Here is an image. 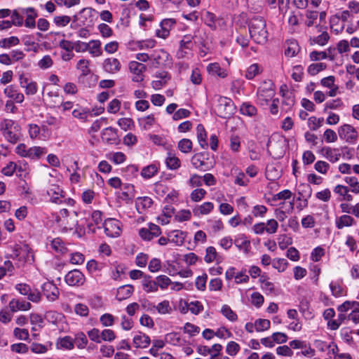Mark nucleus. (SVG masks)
<instances>
[{
  "label": "nucleus",
  "instance_id": "obj_1",
  "mask_svg": "<svg viewBox=\"0 0 359 359\" xmlns=\"http://www.w3.org/2000/svg\"><path fill=\"white\" fill-rule=\"evenodd\" d=\"M249 32L250 37L257 43H264L268 37L266 22L261 17H255L249 22Z\"/></svg>",
  "mask_w": 359,
  "mask_h": 359
},
{
  "label": "nucleus",
  "instance_id": "obj_2",
  "mask_svg": "<svg viewBox=\"0 0 359 359\" xmlns=\"http://www.w3.org/2000/svg\"><path fill=\"white\" fill-rule=\"evenodd\" d=\"M12 253L10 257L18 260L21 264H32L34 260V253L28 245L25 243H14L9 246Z\"/></svg>",
  "mask_w": 359,
  "mask_h": 359
},
{
  "label": "nucleus",
  "instance_id": "obj_3",
  "mask_svg": "<svg viewBox=\"0 0 359 359\" xmlns=\"http://www.w3.org/2000/svg\"><path fill=\"white\" fill-rule=\"evenodd\" d=\"M0 130L5 139L12 144H15L21 137L20 126L13 120H4L1 123Z\"/></svg>",
  "mask_w": 359,
  "mask_h": 359
},
{
  "label": "nucleus",
  "instance_id": "obj_4",
  "mask_svg": "<svg viewBox=\"0 0 359 359\" xmlns=\"http://www.w3.org/2000/svg\"><path fill=\"white\" fill-rule=\"evenodd\" d=\"M107 236L111 238L118 237L121 233V223L114 218H108L103 224Z\"/></svg>",
  "mask_w": 359,
  "mask_h": 359
},
{
  "label": "nucleus",
  "instance_id": "obj_5",
  "mask_svg": "<svg viewBox=\"0 0 359 359\" xmlns=\"http://www.w3.org/2000/svg\"><path fill=\"white\" fill-rule=\"evenodd\" d=\"M65 282L70 286L79 287L86 282L84 274L78 269L69 271L65 276Z\"/></svg>",
  "mask_w": 359,
  "mask_h": 359
},
{
  "label": "nucleus",
  "instance_id": "obj_6",
  "mask_svg": "<svg viewBox=\"0 0 359 359\" xmlns=\"http://www.w3.org/2000/svg\"><path fill=\"white\" fill-rule=\"evenodd\" d=\"M338 134L341 139L344 140L346 142L354 143L358 138V133L355 128L351 125L344 124L338 130Z\"/></svg>",
  "mask_w": 359,
  "mask_h": 359
},
{
  "label": "nucleus",
  "instance_id": "obj_7",
  "mask_svg": "<svg viewBox=\"0 0 359 359\" xmlns=\"http://www.w3.org/2000/svg\"><path fill=\"white\" fill-rule=\"evenodd\" d=\"M168 60L169 54L163 49L155 50L151 54V64L155 68L165 65Z\"/></svg>",
  "mask_w": 359,
  "mask_h": 359
},
{
  "label": "nucleus",
  "instance_id": "obj_8",
  "mask_svg": "<svg viewBox=\"0 0 359 359\" xmlns=\"http://www.w3.org/2000/svg\"><path fill=\"white\" fill-rule=\"evenodd\" d=\"M161 233L160 227L152 223L149 224L148 228H142L139 230L140 236L144 241H151L154 238L159 236Z\"/></svg>",
  "mask_w": 359,
  "mask_h": 359
},
{
  "label": "nucleus",
  "instance_id": "obj_9",
  "mask_svg": "<svg viewBox=\"0 0 359 359\" xmlns=\"http://www.w3.org/2000/svg\"><path fill=\"white\" fill-rule=\"evenodd\" d=\"M129 69L133 74L132 80L135 82H141L144 79L143 73L146 70V66L137 61H132L129 63Z\"/></svg>",
  "mask_w": 359,
  "mask_h": 359
},
{
  "label": "nucleus",
  "instance_id": "obj_10",
  "mask_svg": "<svg viewBox=\"0 0 359 359\" xmlns=\"http://www.w3.org/2000/svg\"><path fill=\"white\" fill-rule=\"evenodd\" d=\"M272 87L273 84L269 81L268 83L264 82V85L259 88L257 95L260 101H265L267 102L272 99L274 95V90Z\"/></svg>",
  "mask_w": 359,
  "mask_h": 359
},
{
  "label": "nucleus",
  "instance_id": "obj_11",
  "mask_svg": "<svg viewBox=\"0 0 359 359\" xmlns=\"http://www.w3.org/2000/svg\"><path fill=\"white\" fill-rule=\"evenodd\" d=\"M4 94L6 97L15 102L22 103L25 100L24 95L20 93L15 85H8L4 89Z\"/></svg>",
  "mask_w": 359,
  "mask_h": 359
},
{
  "label": "nucleus",
  "instance_id": "obj_12",
  "mask_svg": "<svg viewBox=\"0 0 359 359\" xmlns=\"http://www.w3.org/2000/svg\"><path fill=\"white\" fill-rule=\"evenodd\" d=\"M42 292L47 299L50 302L55 301L59 296V290L55 284L47 281L42 285Z\"/></svg>",
  "mask_w": 359,
  "mask_h": 359
},
{
  "label": "nucleus",
  "instance_id": "obj_13",
  "mask_svg": "<svg viewBox=\"0 0 359 359\" xmlns=\"http://www.w3.org/2000/svg\"><path fill=\"white\" fill-rule=\"evenodd\" d=\"M101 139L107 144L116 145L119 143L116 130L111 127L106 128L102 130Z\"/></svg>",
  "mask_w": 359,
  "mask_h": 359
},
{
  "label": "nucleus",
  "instance_id": "obj_14",
  "mask_svg": "<svg viewBox=\"0 0 359 359\" xmlns=\"http://www.w3.org/2000/svg\"><path fill=\"white\" fill-rule=\"evenodd\" d=\"M234 109L233 102L230 98L221 96L216 97L215 109L217 111L231 112L233 111Z\"/></svg>",
  "mask_w": 359,
  "mask_h": 359
},
{
  "label": "nucleus",
  "instance_id": "obj_15",
  "mask_svg": "<svg viewBox=\"0 0 359 359\" xmlns=\"http://www.w3.org/2000/svg\"><path fill=\"white\" fill-rule=\"evenodd\" d=\"M31 306V304L29 302L15 298L11 299L8 304L11 313H15L19 311H26L29 310Z\"/></svg>",
  "mask_w": 359,
  "mask_h": 359
},
{
  "label": "nucleus",
  "instance_id": "obj_16",
  "mask_svg": "<svg viewBox=\"0 0 359 359\" xmlns=\"http://www.w3.org/2000/svg\"><path fill=\"white\" fill-rule=\"evenodd\" d=\"M102 67L106 72L116 74L120 71L121 65L117 58L109 57L104 60Z\"/></svg>",
  "mask_w": 359,
  "mask_h": 359
},
{
  "label": "nucleus",
  "instance_id": "obj_17",
  "mask_svg": "<svg viewBox=\"0 0 359 359\" xmlns=\"http://www.w3.org/2000/svg\"><path fill=\"white\" fill-rule=\"evenodd\" d=\"M321 155L332 163L338 161L341 157V153L339 149L324 147L320 149Z\"/></svg>",
  "mask_w": 359,
  "mask_h": 359
},
{
  "label": "nucleus",
  "instance_id": "obj_18",
  "mask_svg": "<svg viewBox=\"0 0 359 359\" xmlns=\"http://www.w3.org/2000/svg\"><path fill=\"white\" fill-rule=\"evenodd\" d=\"M175 23V21L172 19H165L163 20L160 25L161 29H158L156 31V35L162 39L167 38L170 34V31Z\"/></svg>",
  "mask_w": 359,
  "mask_h": 359
},
{
  "label": "nucleus",
  "instance_id": "obj_19",
  "mask_svg": "<svg viewBox=\"0 0 359 359\" xmlns=\"http://www.w3.org/2000/svg\"><path fill=\"white\" fill-rule=\"evenodd\" d=\"M21 12L27 15L25 26L28 28H34L36 26L35 20L38 16L36 10L34 8L29 7L21 8Z\"/></svg>",
  "mask_w": 359,
  "mask_h": 359
},
{
  "label": "nucleus",
  "instance_id": "obj_20",
  "mask_svg": "<svg viewBox=\"0 0 359 359\" xmlns=\"http://www.w3.org/2000/svg\"><path fill=\"white\" fill-rule=\"evenodd\" d=\"M53 203H60L64 198L62 189L57 184H50L47 190Z\"/></svg>",
  "mask_w": 359,
  "mask_h": 359
},
{
  "label": "nucleus",
  "instance_id": "obj_21",
  "mask_svg": "<svg viewBox=\"0 0 359 359\" xmlns=\"http://www.w3.org/2000/svg\"><path fill=\"white\" fill-rule=\"evenodd\" d=\"M101 41L100 40H90L87 43V51L92 57H97L102 55L103 51L101 47Z\"/></svg>",
  "mask_w": 359,
  "mask_h": 359
},
{
  "label": "nucleus",
  "instance_id": "obj_22",
  "mask_svg": "<svg viewBox=\"0 0 359 359\" xmlns=\"http://www.w3.org/2000/svg\"><path fill=\"white\" fill-rule=\"evenodd\" d=\"M134 291V288L130 285H126L119 287L116 291V297L118 301H123L129 298Z\"/></svg>",
  "mask_w": 359,
  "mask_h": 359
},
{
  "label": "nucleus",
  "instance_id": "obj_23",
  "mask_svg": "<svg viewBox=\"0 0 359 359\" xmlns=\"http://www.w3.org/2000/svg\"><path fill=\"white\" fill-rule=\"evenodd\" d=\"M204 260L207 263L216 262L219 264L222 261V258L217 254L216 249L214 247L210 246L206 248Z\"/></svg>",
  "mask_w": 359,
  "mask_h": 359
},
{
  "label": "nucleus",
  "instance_id": "obj_24",
  "mask_svg": "<svg viewBox=\"0 0 359 359\" xmlns=\"http://www.w3.org/2000/svg\"><path fill=\"white\" fill-rule=\"evenodd\" d=\"M285 46V55L288 57H294L299 51V46L295 40H287Z\"/></svg>",
  "mask_w": 359,
  "mask_h": 359
},
{
  "label": "nucleus",
  "instance_id": "obj_25",
  "mask_svg": "<svg viewBox=\"0 0 359 359\" xmlns=\"http://www.w3.org/2000/svg\"><path fill=\"white\" fill-rule=\"evenodd\" d=\"M152 203L151 198L147 196L139 197L135 201V206L139 213H143Z\"/></svg>",
  "mask_w": 359,
  "mask_h": 359
},
{
  "label": "nucleus",
  "instance_id": "obj_26",
  "mask_svg": "<svg viewBox=\"0 0 359 359\" xmlns=\"http://www.w3.org/2000/svg\"><path fill=\"white\" fill-rule=\"evenodd\" d=\"M57 223L65 231L73 229L77 223L75 219V212H72L67 219H57Z\"/></svg>",
  "mask_w": 359,
  "mask_h": 359
},
{
  "label": "nucleus",
  "instance_id": "obj_27",
  "mask_svg": "<svg viewBox=\"0 0 359 359\" xmlns=\"http://www.w3.org/2000/svg\"><path fill=\"white\" fill-rule=\"evenodd\" d=\"M133 344L136 348H146L150 344V338L145 334L139 332L134 336Z\"/></svg>",
  "mask_w": 359,
  "mask_h": 359
},
{
  "label": "nucleus",
  "instance_id": "obj_28",
  "mask_svg": "<svg viewBox=\"0 0 359 359\" xmlns=\"http://www.w3.org/2000/svg\"><path fill=\"white\" fill-rule=\"evenodd\" d=\"M355 222L354 219L348 215H343L336 219L335 224L337 229H341L344 227L351 226Z\"/></svg>",
  "mask_w": 359,
  "mask_h": 359
},
{
  "label": "nucleus",
  "instance_id": "obj_29",
  "mask_svg": "<svg viewBox=\"0 0 359 359\" xmlns=\"http://www.w3.org/2000/svg\"><path fill=\"white\" fill-rule=\"evenodd\" d=\"M170 238V242L175 243L177 245H181L185 239L186 233L180 231L174 230L168 233Z\"/></svg>",
  "mask_w": 359,
  "mask_h": 359
},
{
  "label": "nucleus",
  "instance_id": "obj_30",
  "mask_svg": "<svg viewBox=\"0 0 359 359\" xmlns=\"http://www.w3.org/2000/svg\"><path fill=\"white\" fill-rule=\"evenodd\" d=\"M165 162L167 168L170 170H177L181 165V161L179 158L171 152L168 153Z\"/></svg>",
  "mask_w": 359,
  "mask_h": 359
},
{
  "label": "nucleus",
  "instance_id": "obj_31",
  "mask_svg": "<svg viewBox=\"0 0 359 359\" xmlns=\"http://www.w3.org/2000/svg\"><path fill=\"white\" fill-rule=\"evenodd\" d=\"M214 208L211 202H205L201 205H197L193 209V213L196 216L207 215L210 213Z\"/></svg>",
  "mask_w": 359,
  "mask_h": 359
},
{
  "label": "nucleus",
  "instance_id": "obj_32",
  "mask_svg": "<svg viewBox=\"0 0 359 359\" xmlns=\"http://www.w3.org/2000/svg\"><path fill=\"white\" fill-rule=\"evenodd\" d=\"M46 153L47 150L46 148L35 146L28 148L27 158L30 159H39Z\"/></svg>",
  "mask_w": 359,
  "mask_h": 359
},
{
  "label": "nucleus",
  "instance_id": "obj_33",
  "mask_svg": "<svg viewBox=\"0 0 359 359\" xmlns=\"http://www.w3.org/2000/svg\"><path fill=\"white\" fill-rule=\"evenodd\" d=\"M153 309L156 310L157 312L161 315L169 314L172 311L170 302L168 300H164L157 305H153L150 310L152 311Z\"/></svg>",
  "mask_w": 359,
  "mask_h": 359
},
{
  "label": "nucleus",
  "instance_id": "obj_34",
  "mask_svg": "<svg viewBox=\"0 0 359 359\" xmlns=\"http://www.w3.org/2000/svg\"><path fill=\"white\" fill-rule=\"evenodd\" d=\"M17 175L21 178H26L30 173L31 169L29 164L25 161H21L17 163Z\"/></svg>",
  "mask_w": 359,
  "mask_h": 359
},
{
  "label": "nucleus",
  "instance_id": "obj_35",
  "mask_svg": "<svg viewBox=\"0 0 359 359\" xmlns=\"http://www.w3.org/2000/svg\"><path fill=\"white\" fill-rule=\"evenodd\" d=\"M234 243L240 250H243L245 252L249 250L250 242L244 234L238 235L235 239Z\"/></svg>",
  "mask_w": 359,
  "mask_h": 359
},
{
  "label": "nucleus",
  "instance_id": "obj_36",
  "mask_svg": "<svg viewBox=\"0 0 359 359\" xmlns=\"http://www.w3.org/2000/svg\"><path fill=\"white\" fill-rule=\"evenodd\" d=\"M19 43L20 39L18 36H15L0 39V47L4 49H10L11 47L18 46Z\"/></svg>",
  "mask_w": 359,
  "mask_h": 359
},
{
  "label": "nucleus",
  "instance_id": "obj_37",
  "mask_svg": "<svg viewBox=\"0 0 359 359\" xmlns=\"http://www.w3.org/2000/svg\"><path fill=\"white\" fill-rule=\"evenodd\" d=\"M197 138L199 144L203 149H206L208 147V142H207V134L205 130V128L203 125L198 124L197 128Z\"/></svg>",
  "mask_w": 359,
  "mask_h": 359
},
{
  "label": "nucleus",
  "instance_id": "obj_38",
  "mask_svg": "<svg viewBox=\"0 0 359 359\" xmlns=\"http://www.w3.org/2000/svg\"><path fill=\"white\" fill-rule=\"evenodd\" d=\"M262 70L263 69L259 65L252 64L247 69L245 76L247 79L251 80L261 74Z\"/></svg>",
  "mask_w": 359,
  "mask_h": 359
},
{
  "label": "nucleus",
  "instance_id": "obj_39",
  "mask_svg": "<svg viewBox=\"0 0 359 359\" xmlns=\"http://www.w3.org/2000/svg\"><path fill=\"white\" fill-rule=\"evenodd\" d=\"M207 70L210 74L217 75L221 78H225L227 76L226 71L222 69L217 62L209 64Z\"/></svg>",
  "mask_w": 359,
  "mask_h": 359
},
{
  "label": "nucleus",
  "instance_id": "obj_40",
  "mask_svg": "<svg viewBox=\"0 0 359 359\" xmlns=\"http://www.w3.org/2000/svg\"><path fill=\"white\" fill-rule=\"evenodd\" d=\"M90 61L86 59H81L76 64V69L81 72L82 76H86L90 74L91 71L89 67Z\"/></svg>",
  "mask_w": 359,
  "mask_h": 359
},
{
  "label": "nucleus",
  "instance_id": "obj_41",
  "mask_svg": "<svg viewBox=\"0 0 359 359\" xmlns=\"http://www.w3.org/2000/svg\"><path fill=\"white\" fill-rule=\"evenodd\" d=\"M330 39V35L327 32H323L317 36H314L310 39L311 44H318L323 46L326 45Z\"/></svg>",
  "mask_w": 359,
  "mask_h": 359
},
{
  "label": "nucleus",
  "instance_id": "obj_42",
  "mask_svg": "<svg viewBox=\"0 0 359 359\" xmlns=\"http://www.w3.org/2000/svg\"><path fill=\"white\" fill-rule=\"evenodd\" d=\"M334 191L342 196L344 201H351L353 199V196L349 194L348 188L346 186L338 184L335 187Z\"/></svg>",
  "mask_w": 359,
  "mask_h": 359
},
{
  "label": "nucleus",
  "instance_id": "obj_43",
  "mask_svg": "<svg viewBox=\"0 0 359 359\" xmlns=\"http://www.w3.org/2000/svg\"><path fill=\"white\" fill-rule=\"evenodd\" d=\"M142 287L146 292H155L158 290L156 280H151L149 278H144L142 281Z\"/></svg>",
  "mask_w": 359,
  "mask_h": 359
},
{
  "label": "nucleus",
  "instance_id": "obj_44",
  "mask_svg": "<svg viewBox=\"0 0 359 359\" xmlns=\"http://www.w3.org/2000/svg\"><path fill=\"white\" fill-rule=\"evenodd\" d=\"M221 313L222 315L231 322L237 320V314L231 309L229 305L224 304L222 306Z\"/></svg>",
  "mask_w": 359,
  "mask_h": 359
},
{
  "label": "nucleus",
  "instance_id": "obj_45",
  "mask_svg": "<svg viewBox=\"0 0 359 359\" xmlns=\"http://www.w3.org/2000/svg\"><path fill=\"white\" fill-rule=\"evenodd\" d=\"M57 346L59 348L67 350H72L74 346L72 339L69 336L59 339L57 342Z\"/></svg>",
  "mask_w": 359,
  "mask_h": 359
},
{
  "label": "nucleus",
  "instance_id": "obj_46",
  "mask_svg": "<svg viewBox=\"0 0 359 359\" xmlns=\"http://www.w3.org/2000/svg\"><path fill=\"white\" fill-rule=\"evenodd\" d=\"M158 172V168L154 164L144 167L141 171V175L144 178L149 179L154 176Z\"/></svg>",
  "mask_w": 359,
  "mask_h": 359
},
{
  "label": "nucleus",
  "instance_id": "obj_47",
  "mask_svg": "<svg viewBox=\"0 0 359 359\" xmlns=\"http://www.w3.org/2000/svg\"><path fill=\"white\" fill-rule=\"evenodd\" d=\"M271 322L267 319L259 318L255 320V330L257 332H264L270 328Z\"/></svg>",
  "mask_w": 359,
  "mask_h": 359
},
{
  "label": "nucleus",
  "instance_id": "obj_48",
  "mask_svg": "<svg viewBox=\"0 0 359 359\" xmlns=\"http://www.w3.org/2000/svg\"><path fill=\"white\" fill-rule=\"evenodd\" d=\"M108 158L115 164L118 165L123 163L126 161V156L123 152L117 151L110 154Z\"/></svg>",
  "mask_w": 359,
  "mask_h": 359
},
{
  "label": "nucleus",
  "instance_id": "obj_49",
  "mask_svg": "<svg viewBox=\"0 0 359 359\" xmlns=\"http://www.w3.org/2000/svg\"><path fill=\"white\" fill-rule=\"evenodd\" d=\"M178 148L183 153H189L192 149V142L189 139H182L178 142Z\"/></svg>",
  "mask_w": 359,
  "mask_h": 359
},
{
  "label": "nucleus",
  "instance_id": "obj_50",
  "mask_svg": "<svg viewBox=\"0 0 359 359\" xmlns=\"http://www.w3.org/2000/svg\"><path fill=\"white\" fill-rule=\"evenodd\" d=\"M326 68V65L322 62L313 63L308 67L309 74L314 76Z\"/></svg>",
  "mask_w": 359,
  "mask_h": 359
},
{
  "label": "nucleus",
  "instance_id": "obj_51",
  "mask_svg": "<svg viewBox=\"0 0 359 359\" xmlns=\"http://www.w3.org/2000/svg\"><path fill=\"white\" fill-rule=\"evenodd\" d=\"M51 248L53 249L55 252L64 253L66 250V248L65 247L64 243L62 241L56 238L51 241L50 243Z\"/></svg>",
  "mask_w": 359,
  "mask_h": 359
},
{
  "label": "nucleus",
  "instance_id": "obj_52",
  "mask_svg": "<svg viewBox=\"0 0 359 359\" xmlns=\"http://www.w3.org/2000/svg\"><path fill=\"white\" fill-rule=\"evenodd\" d=\"M137 47L140 50L153 48L156 42L154 39H146L143 41H139L135 43Z\"/></svg>",
  "mask_w": 359,
  "mask_h": 359
},
{
  "label": "nucleus",
  "instance_id": "obj_53",
  "mask_svg": "<svg viewBox=\"0 0 359 359\" xmlns=\"http://www.w3.org/2000/svg\"><path fill=\"white\" fill-rule=\"evenodd\" d=\"M97 29L103 38H109L113 35L112 29L107 24H100Z\"/></svg>",
  "mask_w": 359,
  "mask_h": 359
},
{
  "label": "nucleus",
  "instance_id": "obj_54",
  "mask_svg": "<svg viewBox=\"0 0 359 359\" xmlns=\"http://www.w3.org/2000/svg\"><path fill=\"white\" fill-rule=\"evenodd\" d=\"M278 228V223L274 219H269L265 224L266 232L269 234L275 233Z\"/></svg>",
  "mask_w": 359,
  "mask_h": 359
},
{
  "label": "nucleus",
  "instance_id": "obj_55",
  "mask_svg": "<svg viewBox=\"0 0 359 359\" xmlns=\"http://www.w3.org/2000/svg\"><path fill=\"white\" fill-rule=\"evenodd\" d=\"M12 64L23 60L25 57L24 52L19 49H15L9 53Z\"/></svg>",
  "mask_w": 359,
  "mask_h": 359
},
{
  "label": "nucleus",
  "instance_id": "obj_56",
  "mask_svg": "<svg viewBox=\"0 0 359 359\" xmlns=\"http://www.w3.org/2000/svg\"><path fill=\"white\" fill-rule=\"evenodd\" d=\"M304 75V68L302 65H296L292 68V78L295 81H301Z\"/></svg>",
  "mask_w": 359,
  "mask_h": 359
},
{
  "label": "nucleus",
  "instance_id": "obj_57",
  "mask_svg": "<svg viewBox=\"0 0 359 359\" xmlns=\"http://www.w3.org/2000/svg\"><path fill=\"white\" fill-rule=\"evenodd\" d=\"M148 137L156 145L165 147L167 144V140L163 136L149 134Z\"/></svg>",
  "mask_w": 359,
  "mask_h": 359
},
{
  "label": "nucleus",
  "instance_id": "obj_58",
  "mask_svg": "<svg viewBox=\"0 0 359 359\" xmlns=\"http://www.w3.org/2000/svg\"><path fill=\"white\" fill-rule=\"evenodd\" d=\"M348 318L355 323H359V302H355Z\"/></svg>",
  "mask_w": 359,
  "mask_h": 359
},
{
  "label": "nucleus",
  "instance_id": "obj_59",
  "mask_svg": "<svg viewBox=\"0 0 359 359\" xmlns=\"http://www.w3.org/2000/svg\"><path fill=\"white\" fill-rule=\"evenodd\" d=\"M278 246L280 249L284 250L292 243V239L291 237L283 234L278 237Z\"/></svg>",
  "mask_w": 359,
  "mask_h": 359
},
{
  "label": "nucleus",
  "instance_id": "obj_60",
  "mask_svg": "<svg viewBox=\"0 0 359 359\" xmlns=\"http://www.w3.org/2000/svg\"><path fill=\"white\" fill-rule=\"evenodd\" d=\"M205 194L206 191L205 189H196L191 193L190 198L193 201L198 202L204 198Z\"/></svg>",
  "mask_w": 359,
  "mask_h": 359
},
{
  "label": "nucleus",
  "instance_id": "obj_61",
  "mask_svg": "<svg viewBox=\"0 0 359 359\" xmlns=\"http://www.w3.org/2000/svg\"><path fill=\"white\" fill-rule=\"evenodd\" d=\"M240 351V346L235 341H230L227 344L226 347V352L231 356L236 355Z\"/></svg>",
  "mask_w": 359,
  "mask_h": 359
},
{
  "label": "nucleus",
  "instance_id": "obj_62",
  "mask_svg": "<svg viewBox=\"0 0 359 359\" xmlns=\"http://www.w3.org/2000/svg\"><path fill=\"white\" fill-rule=\"evenodd\" d=\"M70 20L71 18L68 15H57L53 18V22L57 27H65Z\"/></svg>",
  "mask_w": 359,
  "mask_h": 359
},
{
  "label": "nucleus",
  "instance_id": "obj_63",
  "mask_svg": "<svg viewBox=\"0 0 359 359\" xmlns=\"http://www.w3.org/2000/svg\"><path fill=\"white\" fill-rule=\"evenodd\" d=\"M157 287H160L161 289H165L168 286L171 284L170 279L165 276L161 275L156 278Z\"/></svg>",
  "mask_w": 359,
  "mask_h": 359
},
{
  "label": "nucleus",
  "instance_id": "obj_64",
  "mask_svg": "<svg viewBox=\"0 0 359 359\" xmlns=\"http://www.w3.org/2000/svg\"><path fill=\"white\" fill-rule=\"evenodd\" d=\"M346 182L351 187V190L355 194H359V182L354 177H347Z\"/></svg>",
  "mask_w": 359,
  "mask_h": 359
}]
</instances>
